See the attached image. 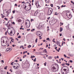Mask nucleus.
Returning <instances> with one entry per match:
<instances>
[{"mask_svg":"<svg viewBox=\"0 0 74 74\" xmlns=\"http://www.w3.org/2000/svg\"><path fill=\"white\" fill-rule=\"evenodd\" d=\"M50 6H51V7H53V4H51L50 5Z\"/></svg>","mask_w":74,"mask_h":74,"instance_id":"obj_28","label":"nucleus"},{"mask_svg":"<svg viewBox=\"0 0 74 74\" xmlns=\"http://www.w3.org/2000/svg\"><path fill=\"white\" fill-rule=\"evenodd\" d=\"M56 13H57V12H55V15H58V14H56Z\"/></svg>","mask_w":74,"mask_h":74,"instance_id":"obj_34","label":"nucleus"},{"mask_svg":"<svg viewBox=\"0 0 74 74\" xmlns=\"http://www.w3.org/2000/svg\"><path fill=\"white\" fill-rule=\"evenodd\" d=\"M13 67L14 68H15V67H16V66H14V65H13Z\"/></svg>","mask_w":74,"mask_h":74,"instance_id":"obj_54","label":"nucleus"},{"mask_svg":"<svg viewBox=\"0 0 74 74\" xmlns=\"http://www.w3.org/2000/svg\"><path fill=\"white\" fill-rule=\"evenodd\" d=\"M31 58H35V56H31Z\"/></svg>","mask_w":74,"mask_h":74,"instance_id":"obj_24","label":"nucleus"},{"mask_svg":"<svg viewBox=\"0 0 74 74\" xmlns=\"http://www.w3.org/2000/svg\"><path fill=\"white\" fill-rule=\"evenodd\" d=\"M21 42V41H20V42L19 41L18 42V43H20Z\"/></svg>","mask_w":74,"mask_h":74,"instance_id":"obj_60","label":"nucleus"},{"mask_svg":"<svg viewBox=\"0 0 74 74\" xmlns=\"http://www.w3.org/2000/svg\"><path fill=\"white\" fill-rule=\"evenodd\" d=\"M17 21L18 22H21V21H22L21 19H20L19 18H18Z\"/></svg>","mask_w":74,"mask_h":74,"instance_id":"obj_12","label":"nucleus"},{"mask_svg":"<svg viewBox=\"0 0 74 74\" xmlns=\"http://www.w3.org/2000/svg\"><path fill=\"white\" fill-rule=\"evenodd\" d=\"M52 13V10H50V11H49L48 12V15H51V14Z\"/></svg>","mask_w":74,"mask_h":74,"instance_id":"obj_4","label":"nucleus"},{"mask_svg":"<svg viewBox=\"0 0 74 74\" xmlns=\"http://www.w3.org/2000/svg\"><path fill=\"white\" fill-rule=\"evenodd\" d=\"M26 26V27L27 28H29L30 27V24H25Z\"/></svg>","mask_w":74,"mask_h":74,"instance_id":"obj_11","label":"nucleus"},{"mask_svg":"<svg viewBox=\"0 0 74 74\" xmlns=\"http://www.w3.org/2000/svg\"><path fill=\"white\" fill-rule=\"evenodd\" d=\"M62 31L63 28L62 27H60V32H62Z\"/></svg>","mask_w":74,"mask_h":74,"instance_id":"obj_18","label":"nucleus"},{"mask_svg":"<svg viewBox=\"0 0 74 74\" xmlns=\"http://www.w3.org/2000/svg\"><path fill=\"white\" fill-rule=\"evenodd\" d=\"M47 40H49V38H48L46 39Z\"/></svg>","mask_w":74,"mask_h":74,"instance_id":"obj_45","label":"nucleus"},{"mask_svg":"<svg viewBox=\"0 0 74 74\" xmlns=\"http://www.w3.org/2000/svg\"><path fill=\"white\" fill-rule=\"evenodd\" d=\"M38 39H37V38H36V40H35V42L36 43H37V40H38Z\"/></svg>","mask_w":74,"mask_h":74,"instance_id":"obj_27","label":"nucleus"},{"mask_svg":"<svg viewBox=\"0 0 74 74\" xmlns=\"http://www.w3.org/2000/svg\"><path fill=\"white\" fill-rule=\"evenodd\" d=\"M71 3H72V4H73V5H74V2H73V1H71Z\"/></svg>","mask_w":74,"mask_h":74,"instance_id":"obj_39","label":"nucleus"},{"mask_svg":"<svg viewBox=\"0 0 74 74\" xmlns=\"http://www.w3.org/2000/svg\"><path fill=\"white\" fill-rule=\"evenodd\" d=\"M62 66H64L65 65V64H62Z\"/></svg>","mask_w":74,"mask_h":74,"instance_id":"obj_59","label":"nucleus"},{"mask_svg":"<svg viewBox=\"0 0 74 74\" xmlns=\"http://www.w3.org/2000/svg\"><path fill=\"white\" fill-rule=\"evenodd\" d=\"M63 70H64V71H66V70H67V69H63Z\"/></svg>","mask_w":74,"mask_h":74,"instance_id":"obj_41","label":"nucleus"},{"mask_svg":"<svg viewBox=\"0 0 74 74\" xmlns=\"http://www.w3.org/2000/svg\"><path fill=\"white\" fill-rule=\"evenodd\" d=\"M41 26H40V24L39 25L38 27V29H41Z\"/></svg>","mask_w":74,"mask_h":74,"instance_id":"obj_21","label":"nucleus"},{"mask_svg":"<svg viewBox=\"0 0 74 74\" xmlns=\"http://www.w3.org/2000/svg\"><path fill=\"white\" fill-rule=\"evenodd\" d=\"M6 13L7 14V16H8L9 15V14L10 13H11V10H9L8 11H7L6 12Z\"/></svg>","mask_w":74,"mask_h":74,"instance_id":"obj_6","label":"nucleus"},{"mask_svg":"<svg viewBox=\"0 0 74 74\" xmlns=\"http://www.w3.org/2000/svg\"><path fill=\"white\" fill-rule=\"evenodd\" d=\"M60 36H62V34H60Z\"/></svg>","mask_w":74,"mask_h":74,"instance_id":"obj_63","label":"nucleus"},{"mask_svg":"<svg viewBox=\"0 0 74 74\" xmlns=\"http://www.w3.org/2000/svg\"><path fill=\"white\" fill-rule=\"evenodd\" d=\"M35 5L37 7V6H39V4H38V2L36 1L35 3Z\"/></svg>","mask_w":74,"mask_h":74,"instance_id":"obj_13","label":"nucleus"},{"mask_svg":"<svg viewBox=\"0 0 74 74\" xmlns=\"http://www.w3.org/2000/svg\"><path fill=\"white\" fill-rule=\"evenodd\" d=\"M27 7V6H26V5H25V7L24 9H25V10H26V7Z\"/></svg>","mask_w":74,"mask_h":74,"instance_id":"obj_30","label":"nucleus"},{"mask_svg":"<svg viewBox=\"0 0 74 74\" xmlns=\"http://www.w3.org/2000/svg\"><path fill=\"white\" fill-rule=\"evenodd\" d=\"M13 64L16 67V66H19V64L18 63H14Z\"/></svg>","mask_w":74,"mask_h":74,"instance_id":"obj_16","label":"nucleus"},{"mask_svg":"<svg viewBox=\"0 0 74 74\" xmlns=\"http://www.w3.org/2000/svg\"><path fill=\"white\" fill-rule=\"evenodd\" d=\"M68 17L69 18V19H71V15L70 14L68 16Z\"/></svg>","mask_w":74,"mask_h":74,"instance_id":"obj_17","label":"nucleus"},{"mask_svg":"<svg viewBox=\"0 0 74 74\" xmlns=\"http://www.w3.org/2000/svg\"><path fill=\"white\" fill-rule=\"evenodd\" d=\"M29 6H31V7L32 6L31 5V4L30 3H29Z\"/></svg>","mask_w":74,"mask_h":74,"instance_id":"obj_46","label":"nucleus"},{"mask_svg":"<svg viewBox=\"0 0 74 74\" xmlns=\"http://www.w3.org/2000/svg\"><path fill=\"white\" fill-rule=\"evenodd\" d=\"M36 58H35L34 60V62H36Z\"/></svg>","mask_w":74,"mask_h":74,"instance_id":"obj_35","label":"nucleus"},{"mask_svg":"<svg viewBox=\"0 0 74 74\" xmlns=\"http://www.w3.org/2000/svg\"><path fill=\"white\" fill-rule=\"evenodd\" d=\"M13 31H14L13 29L11 30L10 32H8V34H10V36H13V35H14V34H12V32H13Z\"/></svg>","mask_w":74,"mask_h":74,"instance_id":"obj_2","label":"nucleus"},{"mask_svg":"<svg viewBox=\"0 0 74 74\" xmlns=\"http://www.w3.org/2000/svg\"><path fill=\"white\" fill-rule=\"evenodd\" d=\"M1 15H2V17L3 18H4V17L3 16V14H1Z\"/></svg>","mask_w":74,"mask_h":74,"instance_id":"obj_49","label":"nucleus"},{"mask_svg":"<svg viewBox=\"0 0 74 74\" xmlns=\"http://www.w3.org/2000/svg\"><path fill=\"white\" fill-rule=\"evenodd\" d=\"M46 40H43V42H46Z\"/></svg>","mask_w":74,"mask_h":74,"instance_id":"obj_47","label":"nucleus"},{"mask_svg":"<svg viewBox=\"0 0 74 74\" xmlns=\"http://www.w3.org/2000/svg\"><path fill=\"white\" fill-rule=\"evenodd\" d=\"M5 70H7V68L6 67L4 68Z\"/></svg>","mask_w":74,"mask_h":74,"instance_id":"obj_61","label":"nucleus"},{"mask_svg":"<svg viewBox=\"0 0 74 74\" xmlns=\"http://www.w3.org/2000/svg\"><path fill=\"white\" fill-rule=\"evenodd\" d=\"M30 9H29L28 10H27V11H29Z\"/></svg>","mask_w":74,"mask_h":74,"instance_id":"obj_56","label":"nucleus"},{"mask_svg":"<svg viewBox=\"0 0 74 74\" xmlns=\"http://www.w3.org/2000/svg\"><path fill=\"white\" fill-rule=\"evenodd\" d=\"M57 45H59V44H60V42H58V43H57Z\"/></svg>","mask_w":74,"mask_h":74,"instance_id":"obj_37","label":"nucleus"},{"mask_svg":"<svg viewBox=\"0 0 74 74\" xmlns=\"http://www.w3.org/2000/svg\"><path fill=\"white\" fill-rule=\"evenodd\" d=\"M37 33L36 34L38 36H42V33L40 31H38L37 32Z\"/></svg>","mask_w":74,"mask_h":74,"instance_id":"obj_3","label":"nucleus"},{"mask_svg":"<svg viewBox=\"0 0 74 74\" xmlns=\"http://www.w3.org/2000/svg\"><path fill=\"white\" fill-rule=\"evenodd\" d=\"M30 21L29 20L26 21L25 24H30Z\"/></svg>","mask_w":74,"mask_h":74,"instance_id":"obj_10","label":"nucleus"},{"mask_svg":"<svg viewBox=\"0 0 74 74\" xmlns=\"http://www.w3.org/2000/svg\"><path fill=\"white\" fill-rule=\"evenodd\" d=\"M70 14V13L69 12V11H67L66 12V15L67 16V15H69Z\"/></svg>","mask_w":74,"mask_h":74,"instance_id":"obj_14","label":"nucleus"},{"mask_svg":"<svg viewBox=\"0 0 74 74\" xmlns=\"http://www.w3.org/2000/svg\"><path fill=\"white\" fill-rule=\"evenodd\" d=\"M62 67H66V68L68 70H69V67H68L66 66H63Z\"/></svg>","mask_w":74,"mask_h":74,"instance_id":"obj_25","label":"nucleus"},{"mask_svg":"<svg viewBox=\"0 0 74 74\" xmlns=\"http://www.w3.org/2000/svg\"><path fill=\"white\" fill-rule=\"evenodd\" d=\"M28 48H30V47H32V46L30 45H29V46L27 47Z\"/></svg>","mask_w":74,"mask_h":74,"instance_id":"obj_26","label":"nucleus"},{"mask_svg":"<svg viewBox=\"0 0 74 74\" xmlns=\"http://www.w3.org/2000/svg\"><path fill=\"white\" fill-rule=\"evenodd\" d=\"M39 25H40V26L41 28H42L43 27V26L44 25V23H40Z\"/></svg>","mask_w":74,"mask_h":74,"instance_id":"obj_5","label":"nucleus"},{"mask_svg":"<svg viewBox=\"0 0 74 74\" xmlns=\"http://www.w3.org/2000/svg\"><path fill=\"white\" fill-rule=\"evenodd\" d=\"M6 50V51H11V50H12V49H11V48H8Z\"/></svg>","mask_w":74,"mask_h":74,"instance_id":"obj_9","label":"nucleus"},{"mask_svg":"<svg viewBox=\"0 0 74 74\" xmlns=\"http://www.w3.org/2000/svg\"><path fill=\"white\" fill-rule=\"evenodd\" d=\"M6 40V41H5V42L4 43V39H1V45L2 46L4 47V46H5V44H6L7 43V38H5Z\"/></svg>","mask_w":74,"mask_h":74,"instance_id":"obj_1","label":"nucleus"},{"mask_svg":"<svg viewBox=\"0 0 74 74\" xmlns=\"http://www.w3.org/2000/svg\"><path fill=\"white\" fill-rule=\"evenodd\" d=\"M35 29H32L31 30V32H33V31H34Z\"/></svg>","mask_w":74,"mask_h":74,"instance_id":"obj_31","label":"nucleus"},{"mask_svg":"<svg viewBox=\"0 0 74 74\" xmlns=\"http://www.w3.org/2000/svg\"><path fill=\"white\" fill-rule=\"evenodd\" d=\"M15 10H13L12 12L13 14H15Z\"/></svg>","mask_w":74,"mask_h":74,"instance_id":"obj_32","label":"nucleus"},{"mask_svg":"<svg viewBox=\"0 0 74 74\" xmlns=\"http://www.w3.org/2000/svg\"><path fill=\"white\" fill-rule=\"evenodd\" d=\"M8 23L9 24H8L9 27V26H11V24H12V22L11 21H9Z\"/></svg>","mask_w":74,"mask_h":74,"instance_id":"obj_8","label":"nucleus"},{"mask_svg":"<svg viewBox=\"0 0 74 74\" xmlns=\"http://www.w3.org/2000/svg\"><path fill=\"white\" fill-rule=\"evenodd\" d=\"M2 56V55H1V54L0 53V56Z\"/></svg>","mask_w":74,"mask_h":74,"instance_id":"obj_57","label":"nucleus"},{"mask_svg":"<svg viewBox=\"0 0 74 74\" xmlns=\"http://www.w3.org/2000/svg\"><path fill=\"white\" fill-rule=\"evenodd\" d=\"M14 6H18V5L16 3L15 4Z\"/></svg>","mask_w":74,"mask_h":74,"instance_id":"obj_43","label":"nucleus"},{"mask_svg":"<svg viewBox=\"0 0 74 74\" xmlns=\"http://www.w3.org/2000/svg\"><path fill=\"white\" fill-rule=\"evenodd\" d=\"M69 69H68L66 70V73L67 74V73H69Z\"/></svg>","mask_w":74,"mask_h":74,"instance_id":"obj_20","label":"nucleus"},{"mask_svg":"<svg viewBox=\"0 0 74 74\" xmlns=\"http://www.w3.org/2000/svg\"><path fill=\"white\" fill-rule=\"evenodd\" d=\"M18 38H21V36L20 35H19L18 36Z\"/></svg>","mask_w":74,"mask_h":74,"instance_id":"obj_29","label":"nucleus"},{"mask_svg":"<svg viewBox=\"0 0 74 74\" xmlns=\"http://www.w3.org/2000/svg\"><path fill=\"white\" fill-rule=\"evenodd\" d=\"M38 14V12L37 11L35 12L34 14V16H37V14Z\"/></svg>","mask_w":74,"mask_h":74,"instance_id":"obj_15","label":"nucleus"},{"mask_svg":"<svg viewBox=\"0 0 74 74\" xmlns=\"http://www.w3.org/2000/svg\"><path fill=\"white\" fill-rule=\"evenodd\" d=\"M48 58L49 59H51L52 58V57L51 56H49Z\"/></svg>","mask_w":74,"mask_h":74,"instance_id":"obj_22","label":"nucleus"},{"mask_svg":"<svg viewBox=\"0 0 74 74\" xmlns=\"http://www.w3.org/2000/svg\"><path fill=\"white\" fill-rule=\"evenodd\" d=\"M16 40H17V41H18L19 40V39H17V38H16Z\"/></svg>","mask_w":74,"mask_h":74,"instance_id":"obj_50","label":"nucleus"},{"mask_svg":"<svg viewBox=\"0 0 74 74\" xmlns=\"http://www.w3.org/2000/svg\"><path fill=\"white\" fill-rule=\"evenodd\" d=\"M55 69H56V68H55V67H52L51 69V72H54V71L53 70H55Z\"/></svg>","mask_w":74,"mask_h":74,"instance_id":"obj_7","label":"nucleus"},{"mask_svg":"<svg viewBox=\"0 0 74 74\" xmlns=\"http://www.w3.org/2000/svg\"><path fill=\"white\" fill-rule=\"evenodd\" d=\"M13 64H13V63L12 62V63H11V65H13Z\"/></svg>","mask_w":74,"mask_h":74,"instance_id":"obj_53","label":"nucleus"},{"mask_svg":"<svg viewBox=\"0 0 74 74\" xmlns=\"http://www.w3.org/2000/svg\"><path fill=\"white\" fill-rule=\"evenodd\" d=\"M4 19H5L6 21H8V19L6 18H5Z\"/></svg>","mask_w":74,"mask_h":74,"instance_id":"obj_42","label":"nucleus"},{"mask_svg":"<svg viewBox=\"0 0 74 74\" xmlns=\"http://www.w3.org/2000/svg\"><path fill=\"white\" fill-rule=\"evenodd\" d=\"M22 47H23V46H21L20 47V48H22Z\"/></svg>","mask_w":74,"mask_h":74,"instance_id":"obj_44","label":"nucleus"},{"mask_svg":"<svg viewBox=\"0 0 74 74\" xmlns=\"http://www.w3.org/2000/svg\"><path fill=\"white\" fill-rule=\"evenodd\" d=\"M69 56H72L71 55H70V54H69Z\"/></svg>","mask_w":74,"mask_h":74,"instance_id":"obj_48","label":"nucleus"},{"mask_svg":"<svg viewBox=\"0 0 74 74\" xmlns=\"http://www.w3.org/2000/svg\"><path fill=\"white\" fill-rule=\"evenodd\" d=\"M64 56L65 58H67V56H66V55L65 54L64 55Z\"/></svg>","mask_w":74,"mask_h":74,"instance_id":"obj_40","label":"nucleus"},{"mask_svg":"<svg viewBox=\"0 0 74 74\" xmlns=\"http://www.w3.org/2000/svg\"><path fill=\"white\" fill-rule=\"evenodd\" d=\"M44 65L45 66H46V64L45 63H44Z\"/></svg>","mask_w":74,"mask_h":74,"instance_id":"obj_55","label":"nucleus"},{"mask_svg":"<svg viewBox=\"0 0 74 74\" xmlns=\"http://www.w3.org/2000/svg\"><path fill=\"white\" fill-rule=\"evenodd\" d=\"M47 51V49H45V53H47V51Z\"/></svg>","mask_w":74,"mask_h":74,"instance_id":"obj_36","label":"nucleus"},{"mask_svg":"<svg viewBox=\"0 0 74 74\" xmlns=\"http://www.w3.org/2000/svg\"><path fill=\"white\" fill-rule=\"evenodd\" d=\"M1 62H3V63H4V60H1Z\"/></svg>","mask_w":74,"mask_h":74,"instance_id":"obj_58","label":"nucleus"},{"mask_svg":"<svg viewBox=\"0 0 74 74\" xmlns=\"http://www.w3.org/2000/svg\"><path fill=\"white\" fill-rule=\"evenodd\" d=\"M46 3H49V0H45Z\"/></svg>","mask_w":74,"mask_h":74,"instance_id":"obj_19","label":"nucleus"},{"mask_svg":"<svg viewBox=\"0 0 74 74\" xmlns=\"http://www.w3.org/2000/svg\"><path fill=\"white\" fill-rule=\"evenodd\" d=\"M12 23H13V24L14 25H15V22H12Z\"/></svg>","mask_w":74,"mask_h":74,"instance_id":"obj_62","label":"nucleus"},{"mask_svg":"<svg viewBox=\"0 0 74 74\" xmlns=\"http://www.w3.org/2000/svg\"><path fill=\"white\" fill-rule=\"evenodd\" d=\"M34 21V20L33 19H31V21Z\"/></svg>","mask_w":74,"mask_h":74,"instance_id":"obj_51","label":"nucleus"},{"mask_svg":"<svg viewBox=\"0 0 74 74\" xmlns=\"http://www.w3.org/2000/svg\"><path fill=\"white\" fill-rule=\"evenodd\" d=\"M50 19V17H49V18H47V19Z\"/></svg>","mask_w":74,"mask_h":74,"instance_id":"obj_64","label":"nucleus"},{"mask_svg":"<svg viewBox=\"0 0 74 74\" xmlns=\"http://www.w3.org/2000/svg\"><path fill=\"white\" fill-rule=\"evenodd\" d=\"M69 62H70V63H73V61H72V60H70Z\"/></svg>","mask_w":74,"mask_h":74,"instance_id":"obj_33","label":"nucleus"},{"mask_svg":"<svg viewBox=\"0 0 74 74\" xmlns=\"http://www.w3.org/2000/svg\"><path fill=\"white\" fill-rule=\"evenodd\" d=\"M18 74H22V73H21V72H19Z\"/></svg>","mask_w":74,"mask_h":74,"instance_id":"obj_38","label":"nucleus"},{"mask_svg":"<svg viewBox=\"0 0 74 74\" xmlns=\"http://www.w3.org/2000/svg\"><path fill=\"white\" fill-rule=\"evenodd\" d=\"M15 67L16 68H14V69H15L16 70L18 69V66H16Z\"/></svg>","mask_w":74,"mask_h":74,"instance_id":"obj_23","label":"nucleus"},{"mask_svg":"<svg viewBox=\"0 0 74 74\" xmlns=\"http://www.w3.org/2000/svg\"><path fill=\"white\" fill-rule=\"evenodd\" d=\"M61 59V60H62V61L64 60V58H62Z\"/></svg>","mask_w":74,"mask_h":74,"instance_id":"obj_52","label":"nucleus"}]
</instances>
